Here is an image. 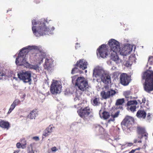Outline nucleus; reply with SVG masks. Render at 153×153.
Wrapping results in <instances>:
<instances>
[{
	"mask_svg": "<svg viewBox=\"0 0 153 153\" xmlns=\"http://www.w3.org/2000/svg\"><path fill=\"white\" fill-rule=\"evenodd\" d=\"M45 21H41L37 22L35 20H32V22L33 25L32 30L34 35L36 36H43L48 33L49 32L53 30L55 28L52 27L50 29L45 26Z\"/></svg>",
	"mask_w": 153,
	"mask_h": 153,
	"instance_id": "nucleus-1",
	"label": "nucleus"
},
{
	"mask_svg": "<svg viewBox=\"0 0 153 153\" xmlns=\"http://www.w3.org/2000/svg\"><path fill=\"white\" fill-rule=\"evenodd\" d=\"M108 44L111 49L109 53L111 59L117 63H119L120 59L117 53L121 50L119 43L116 40L111 39L109 41Z\"/></svg>",
	"mask_w": 153,
	"mask_h": 153,
	"instance_id": "nucleus-2",
	"label": "nucleus"
},
{
	"mask_svg": "<svg viewBox=\"0 0 153 153\" xmlns=\"http://www.w3.org/2000/svg\"><path fill=\"white\" fill-rule=\"evenodd\" d=\"M142 79L145 80L143 84L144 91L150 93L153 91V71L147 70L142 76Z\"/></svg>",
	"mask_w": 153,
	"mask_h": 153,
	"instance_id": "nucleus-3",
	"label": "nucleus"
},
{
	"mask_svg": "<svg viewBox=\"0 0 153 153\" xmlns=\"http://www.w3.org/2000/svg\"><path fill=\"white\" fill-rule=\"evenodd\" d=\"M37 47L35 46H30L25 47L22 49L18 54V56L16 58L15 62L19 65H23L25 62V57L30 51L37 49Z\"/></svg>",
	"mask_w": 153,
	"mask_h": 153,
	"instance_id": "nucleus-4",
	"label": "nucleus"
},
{
	"mask_svg": "<svg viewBox=\"0 0 153 153\" xmlns=\"http://www.w3.org/2000/svg\"><path fill=\"white\" fill-rule=\"evenodd\" d=\"M93 74L96 78H100L101 81L105 84L108 85L111 84V77L110 74L102 70H94Z\"/></svg>",
	"mask_w": 153,
	"mask_h": 153,
	"instance_id": "nucleus-5",
	"label": "nucleus"
},
{
	"mask_svg": "<svg viewBox=\"0 0 153 153\" xmlns=\"http://www.w3.org/2000/svg\"><path fill=\"white\" fill-rule=\"evenodd\" d=\"M92 109L89 106L86 107L84 108H82L79 109L77 112L79 115L84 120L88 121L90 119L92 113Z\"/></svg>",
	"mask_w": 153,
	"mask_h": 153,
	"instance_id": "nucleus-6",
	"label": "nucleus"
},
{
	"mask_svg": "<svg viewBox=\"0 0 153 153\" xmlns=\"http://www.w3.org/2000/svg\"><path fill=\"white\" fill-rule=\"evenodd\" d=\"M75 86L82 91H84L88 88V82L84 77H78L76 79Z\"/></svg>",
	"mask_w": 153,
	"mask_h": 153,
	"instance_id": "nucleus-7",
	"label": "nucleus"
},
{
	"mask_svg": "<svg viewBox=\"0 0 153 153\" xmlns=\"http://www.w3.org/2000/svg\"><path fill=\"white\" fill-rule=\"evenodd\" d=\"M61 85L57 80L53 81L51 86L50 92L53 94L59 93L61 91Z\"/></svg>",
	"mask_w": 153,
	"mask_h": 153,
	"instance_id": "nucleus-8",
	"label": "nucleus"
},
{
	"mask_svg": "<svg viewBox=\"0 0 153 153\" xmlns=\"http://www.w3.org/2000/svg\"><path fill=\"white\" fill-rule=\"evenodd\" d=\"M18 76L19 79L25 83L30 82L31 80V73L30 71L20 72L18 74Z\"/></svg>",
	"mask_w": 153,
	"mask_h": 153,
	"instance_id": "nucleus-9",
	"label": "nucleus"
},
{
	"mask_svg": "<svg viewBox=\"0 0 153 153\" xmlns=\"http://www.w3.org/2000/svg\"><path fill=\"white\" fill-rule=\"evenodd\" d=\"M108 48L107 46L104 44L100 46L99 48L97 49V55L98 53L101 57L105 58L108 55Z\"/></svg>",
	"mask_w": 153,
	"mask_h": 153,
	"instance_id": "nucleus-10",
	"label": "nucleus"
},
{
	"mask_svg": "<svg viewBox=\"0 0 153 153\" xmlns=\"http://www.w3.org/2000/svg\"><path fill=\"white\" fill-rule=\"evenodd\" d=\"M137 131L138 134V139H135L134 140V143H135L137 142L141 143V139L143 137V134L145 133L146 131L144 128L138 127L137 128Z\"/></svg>",
	"mask_w": 153,
	"mask_h": 153,
	"instance_id": "nucleus-11",
	"label": "nucleus"
},
{
	"mask_svg": "<svg viewBox=\"0 0 153 153\" xmlns=\"http://www.w3.org/2000/svg\"><path fill=\"white\" fill-rule=\"evenodd\" d=\"M128 101L126 106L127 107V109L128 110H130L131 112H134L136 111V105L137 104V102L136 100Z\"/></svg>",
	"mask_w": 153,
	"mask_h": 153,
	"instance_id": "nucleus-12",
	"label": "nucleus"
},
{
	"mask_svg": "<svg viewBox=\"0 0 153 153\" xmlns=\"http://www.w3.org/2000/svg\"><path fill=\"white\" fill-rule=\"evenodd\" d=\"M120 78L121 83L124 86L128 85L131 80L130 76H129L127 74L125 73H123L121 74L120 76Z\"/></svg>",
	"mask_w": 153,
	"mask_h": 153,
	"instance_id": "nucleus-13",
	"label": "nucleus"
},
{
	"mask_svg": "<svg viewBox=\"0 0 153 153\" xmlns=\"http://www.w3.org/2000/svg\"><path fill=\"white\" fill-rule=\"evenodd\" d=\"M134 119L130 116H126L121 123L122 127L127 128L130 127V125L134 122Z\"/></svg>",
	"mask_w": 153,
	"mask_h": 153,
	"instance_id": "nucleus-14",
	"label": "nucleus"
},
{
	"mask_svg": "<svg viewBox=\"0 0 153 153\" xmlns=\"http://www.w3.org/2000/svg\"><path fill=\"white\" fill-rule=\"evenodd\" d=\"M116 94V91L112 90L107 91L106 92L102 91L101 92V96L104 99H107L113 96Z\"/></svg>",
	"mask_w": 153,
	"mask_h": 153,
	"instance_id": "nucleus-15",
	"label": "nucleus"
},
{
	"mask_svg": "<svg viewBox=\"0 0 153 153\" xmlns=\"http://www.w3.org/2000/svg\"><path fill=\"white\" fill-rule=\"evenodd\" d=\"M45 55V53L40 51L34 56V60L36 62H38L39 63L41 62H42Z\"/></svg>",
	"mask_w": 153,
	"mask_h": 153,
	"instance_id": "nucleus-16",
	"label": "nucleus"
},
{
	"mask_svg": "<svg viewBox=\"0 0 153 153\" xmlns=\"http://www.w3.org/2000/svg\"><path fill=\"white\" fill-rule=\"evenodd\" d=\"M87 62L85 60L80 59L77 61L76 64V66L78 67L82 70H84L87 68Z\"/></svg>",
	"mask_w": 153,
	"mask_h": 153,
	"instance_id": "nucleus-17",
	"label": "nucleus"
},
{
	"mask_svg": "<svg viewBox=\"0 0 153 153\" xmlns=\"http://www.w3.org/2000/svg\"><path fill=\"white\" fill-rule=\"evenodd\" d=\"M54 128L55 127L53 124L50 125L43 131V136L47 137L53 131Z\"/></svg>",
	"mask_w": 153,
	"mask_h": 153,
	"instance_id": "nucleus-18",
	"label": "nucleus"
},
{
	"mask_svg": "<svg viewBox=\"0 0 153 153\" xmlns=\"http://www.w3.org/2000/svg\"><path fill=\"white\" fill-rule=\"evenodd\" d=\"M53 61L51 59L46 58L44 65L45 68L48 70H49L53 66Z\"/></svg>",
	"mask_w": 153,
	"mask_h": 153,
	"instance_id": "nucleus-19",
	"label": "nucleus"
},
{
	"mask_svg": "<svg viewBox=\"0 0 153 153\" xmlns=\"http://www.w3.org/2000/svg\"><path fill=\"white\" fill-rule=\"evenodd\" d=\"M91 102L94 106H97L101 104L100 97L97 96L93 97L91 100Z\"/></svg>",
	"mask_w": 153,
	"mask_h": 153,
	"instance_id": "nucleus-20",
	"label": "nucleus"
},
{
	"mask_svg": "<svg viewBox=\"0 0 153 153\" xmlns=\"http://www.w3.org/2000/svg\"><path fill=\"white\" fill-rule=\"evenodd\" d=\"M125 100L124 98L117 99L115 103L117 109H123V104L125 102Z\"/></svg>",
	"mask_w": 153,
	"mask_h": 153,
	"instance_id": "nucleus-21",
	"label": "nucleus"
},
{
	"mask_svg": "<svg viewBox=\"0 0 153 153\" xmlns=\"http://www.w3.org/2000/svg\"><path fill=\"white\" fill-rule=\"evenodd\" d=\"M99 114L101 118L104 120H106L109 118L110 117V113L105 110L102 111L100 110L99 111Z\"/></svg>",
	"mask_w": 153,
	"mask_h": 153,
	"instance_id": "nucleus-22",
	"label": "nucleus"
},
{
	"mask_svg": "<svg viewBox=\"0 0 153 153\" xmlns=\"http://www.w3.org/2000/svg\"><path fill=\"white\" fill-rule=\"evenodd\" d=\"M0 127L2 128L8 130L10 127V123L8 121L0 120Z\"/></svg>",
	"mask_w": 153,
	"mask_h": 153,
	"instance_id": "nucleus-23",
	"label": "nucleus"
},
{
	"mask_svg": "<svg viewBox=\"0 0 153 153\" xmlns=\"http://www.w3.org/2000/svg\"><path fill=\"white\" fill-rule=\"evenodd\" d=\"M37 111L36 109H34L32 110L28 115L27 117V118H29L31 119H35L36 116L37 115Z\"/></svg>",
	"mask_w": 153,
	"mask_h": 153,
	"instance_id": "nucleus-24",
	"label": "nucleus"
},
{
	"mask_svg": "<svg viewBox=\"0 0 153 153\" xmlns=\"http://www.w3.org/2000/svg\"><path fill=\"white\" fill-rule=\"evenodd\" d=\"M146 115V112L143 110H139L136 114L137 117L140 119H145Z\"/></svg>",
	"mask_w": 153,
	"mask_h": 153,
	"instance_id": "nucleus-25",
	"label": "nucleus"
},
{
	"mask_svg": "<svg viewBox=\"0 0 153 153\" xmlns=\"http://www.w3.org/2000/svg\"><path fill=\"white\" fill-rule=\"evenodd\" d=\"M94 130L99 133H102L104 131L103 128L99 124H95L94 126Z\"/></svg>",
	"mask_w": 153,
	"mask_h": 153,
	"instance_id": "nucleus-26",
	"label": "nucleus"
},
{
	"mask_svg": "<svg viewBox=\"0 0 153 153\" xmlns=\"http://www.w3.org/2000/svg\"><path fill=\"white\" fill-rule=\"evenodd\" d=\"M78 90H76V96L75 98L74 99V101L75 102L77 101L78 104H80V102L82 101V98H81L80 96L82 94V92H81L79 93L80 95H78V92H79Z\"/></svg>",
	"mask_w": 153,
	"mask_h": 153,
	"instance_id": "nucleus-27",
	"label": "nucleus"
},
{
	"mask_svg": "<svg viewBox=\"0 0 153 153\" xmlns=\"http://www.w3.org/2000/svg\"><path fill=\"white\" fill-rule=\"evenodd\" d=\"M131 92L130 91H126L123 93V95L127 99L129 98V97H131Z\"/></svg>",
	"mask_w": 153,
	"mask_h": 153,
	"instance_id": "nucleus-28",
	"label": "nucleus"
},
{
	"mask_svg": "<svg viewBox=\"0 0 153 153\" xmlns=\"http://www.w3.org/2000/svg\"><path fill=\"white\" fill-rule=\"evenodd\" d=\"M119 114V112H117L116 113H115V114L114 115H111V116L113 117V118L112 119H109L108 120V122H110L111 121H114V118L117 117Z\"/></svg>",
	"mask_w": 153,
	"mask_h": 153,
	"instance_id": "nucleus-29",
	"label": "nucleus"
},
{
	"mask_svg": "<svg viewBox=\"0 0 153 153\" xmlns=\"http://www.w3.org/2000/svg\"><path fill=\"white\" fill-rule=\"evenodd\" d=\"M75 67L72 69L71 71V74H72L76 73H78L79 71V69L77 68L78 67L76 66V64L75 65Z\"/></svg>",
	"mask_w": 153,
	"mask_h": 153,
	"instance_id": "nucleus-30",
	"label": "nucleus"
},
{
	"mask_svg": "<svg viewBox=\"0 0 153 153\" xmlns=\"http://www.w3.org/2000/svg\"><path fill=\"white\" fill-rule=\"evenodd\" d=\"M20 103V101L18 99H16L13 102V103L12 104H13L15 107L18 105Z\"/></svg>",
	"mask_w": 153,
	"mask_h": 153,
	"instance_id": "nucleus-31",
	"label": "nucleus"
},
{
	"mask_svg": "<svg viewBox=\"0 0 153 153\" xmlns=\"http://www.w3.org/2000/svg\"><path fill=\"white\" fill-rule=\"evenodd\" d=\"M15 107L13 105V104H12L10 106V108H9L8 111L7 112V114H10V113L14 109Z\"/></svg>",
	"mask_w": 153,
	"mask_h": 153,
	"instance_id": "nucleus-32",
	"label": "nucleus"
},
{
	"mask_svg": "<svg viewBox=\"0 0 153 153\" xmlns=\"http://www.w3.org/2000/svg\"><path fill=\"white\" fill-rule=\"evenodd\" d=\"M133 145V143H125L124 145H122V147H130L132 146Z\"/></svg>",
	"mask_w": 153,
	"mask_h": 153,
	"instance_id": "nucleus-33",
	"label": "nucleus"
},
{
	"mask_svg": "<svg viewBox=\"0 0 153 153\" xmlns=\"http://www.w3.org/2000/svg\"><path fill=\"white\" fill-rule=\"evenodd\" d=\"M22 141H23L24 143V144L21 145V148H22V149H24L26 147V141L25 140V139H23L22 140Z\"/></svg>",
	"mask_w": 153,
	"mask_h": 153,
	"instance_id": "nucleus-34",
	"label": "nucleus"
},
{
	"mask_svg": "<svg viewBox=\"0 0 153 153\" xmlns=\"http://www.w3.org/2000/svg\"><path fill=\"white\" fill-rule=\"evenodd\" d=\"M148 62L150 64H153V56H151L149 57Z\"/></svg>",
	"mask_w": 153,
	"mask_h": 153,
	"instance_id": "nucleus-35",
	"label": "nucleus"
},
{
	"mask_svg": "<svg viewBox=\"0 0 153 153\" xmlns=\"http://www.w3.org/2000/svg\"><path fill=\"white\" fill-rule=\"evenodd\" d=\"M29 146L31 147V150H30V149H29V147L28 146L27 147V148H28V149H29V150H28V153H35L34 151H33V148H32V145L30 144V145Z\"/></svg>",
	"mask_w": 153,
	"mask_h": 153,
	"instance_id": "nucleus-36",
	"label": "nucleus"
},
{
	"mask_svg": "<svg viewBox=\"0 0 153 153\" xmlns=\"http://www.w3.org/2000/svg\"><path fill=\"white\" fill-rule=\"evenodd\" d=\"M5 76V74L3 72H0V80L2 79L3 78V77Z\"/></svg>",
	"mask_w": 153,
	"mask_h": 153,
	"instance_id": "nucleus-37",
	"label": "nucleus"
},
{
	"mask_svg": "<svg viewBox=\"0 0 153 153\" xmlns=\"http://www.w3.org/2000/svg\"><path fill=\"white\" fill-rule=\"evenodd\" d=\"M51 150L52 152H56L57 150H58V149H57L56 147L54 146L52 147L51 148Z\"/></svg>",
	"mask_w": 153,
	"mask_h": 153,
	"instance_id": "nucleus-38",
	"label": "nucleus"
},
{
	"mask_svg": "<svg viewBox=\"0 0 153 153\" xmlns=\"http://www.w3.org/2000/svg\"><path fill=\"white\" fill-rule=\"evenodd\" d=\"M148 134L147 133L145 132V133L143 134V137H145L146 140H147L148 138Z\"/></svg>",
	"mask_w": 153,
	"mask_h": 153,
	"instance_id": "nucleus-39",
	"label": "nucleus"
},
{
	"mask_svg": "<svg viewBox=\"0 0 153 153\" xmlns=\"http://www.w3.org/2000/svg\"><path fill=\"white\" fill-rule=\"evenodd\" d=\"M148 134L147 133L145 132V133L143 134V137H145L146 140H147L148 138Z\"/></svg>",
	"mask_w": 153,
	"mask_h": 153,
	"instance_id": "nucleus-40",
	"label": "nucleus"
},
{
	"mask_svg": "<svg viewBox=\"0 0 153 153\" xmlns=\"http://www.w3.org/2000/svg\"><path fill=\"white\" fill-rule=\"evenodd\" d=\"M32 139L35 140V141H38L39 140V137L38 136L33 137Z\"/></svg>",
	"mask_w": 153,
	"mask_h": 153,
	"instance_id": "nucleus-41",
	"label": "nucleus"
},
{
	"mask_svg": "<svg viewBox=\"0 0 153 153\" xmlns=\"http://www.w3.org/2000/svg\"><path fill=\"white\" fill-rule=\"evenodd\" d=\"M30 68L34 69L35 70H36L37 68V67L35 65H32L30 67Z\"/></svg>",
	"mask_w": 153,
	"mask_h": 153,
	"instance_id": "nucleus-42",
	"label": "nucleus"
},
{
	"mask_svg": "<svg viewBox=\"0 0 153 153\" xmlns=\"http://www.w3.org/2000/svg\"><path fill=\"white\" fill-rule=\"evenodd\" d=\"M16 147L18 148H21V144L19 143H18L16 144Z\"/></svg>",
	"mask_w": 153,
	"mask_h": 153,
	"instance_id": "nucleus-43",
	"label": "nucleus"
},
{
	"mask_svg": "<svg viewBox=\"0 0 153 153\" xmlns=\"http://www.w3.org/2000/svg\"><path fill=\"white\" fill-rule=\"evenodd\" d=\"M151 114L150 113H149L147 114V118L148 120H149L151 119Z\"/></svg>",
	"mask_w": 153,
	"mask_h": 153,
	"instance_id": "nucleus-44",
	"label": "nucleus"
},
{
	"mask_svg": "<svg viewBox=\"0 0 153 153\" xmlns=\"http://www.w3.org/2000/svg\"><path fill=\"white\" fill-rule=\"evenodd\" d=\"M142 103H145L146 102V99L145 97H143L142 99Z\"/></svg>",
	"mask_w": 153,
	"mask_h": 153,
	"instance_id": "nucleus-45",
	"label": "nucleus"
},
{
	"mask_svg": "<svg viewBox=\"0 0 153 153\" xmlns=\"http://www.w3.org/2000/svg\"><path fill=\"white\" fill-rule=\"evenodd\" d=\"M136 151V150L132 149L128 153H134Z\"/></svg>",
	"mask_w": 153,
	"mask_h": 153,
	"instance_id": "nucleus-46",
	"label": "nucleus"
},
{
	"mask_svg": "<svg viewBox=\"0 0 153 153\" xmlns=\"http://www.w3.org/2000/svg\"><path fill=\"white\" fill-rule=\"evenodd\" d=\"M34 1L36 4H38L40 2L39 0H34Z\"/></svg>",
	"mask_w": 153,
	"mask_h": 153,
	"instance_id": "nucleus-47",
	"label": "nucleus"
},
{
	"mask_svg": "<svg viewBox=\"0 0 153 153\" xmlns=\"http://www.w3.org/2000/svg\"><path fill=\"white\" fill-rule=\"evenodd\" d=\"M127 52L126 51H125L124 52V53H123L122 54L124 56H126Z\"/></svg>",
	"mask_w": 153,
	"mask_h": 153,
	"instance_id": "nucleus-48",
	"label": "nucleus"
},
{
	"mask_svg": "<svg viewBox=\"0 0 153 153\" xmlns=\"http://www.w3.org/2000/svg\"><path fill=\"white\" fill-rule=\"evenodd\" d=\"M19 151H18V150H17V151H15L13 153H18V152H19Z\"/></svg>",
	"mask_w": 153,
	"mask_h": 153,
	"instance_id": "nucleus-49",
	"label": "nucleus"
},
{
	"mask_svg": "<svg viewBox=\"0 0 153 153\" xmlns=\"http://www.w3.org/2000/svg\"><path fill=\"white\" fill-rule=\"evenodd\" d=\"M140 148H138L136 149H134V150H136V151L137 150H140Z\"/></svg>",
	"mask_w": 153,
	"mask_h": 153,
	"instance_id": "nucleus-50",
	"label": "nucleus"
},
{
	"mask_svg": "<svg viewBox=\"0 0 153 153\" xmlns=\"http://www.w3.org/2000/svg\"><path fill=\"white\" fill-rule=\"evenodd\" d=\"M11 9H9V10H7V12H8V11H11Z\"/></svg>",
	"mask_w": 153,
	"mask_h": 153,
	"instance_id": "nucleus-51",
	"label": "nucleus"
},
{
	"mask_svg": "<svg viewBox=\"0 0 153 153\" xmlns=\"http://www.w3.org/2000/svg\"><path fill=\"white\" fill-rule=\"evenodd\" d=\"M122 53V51L120 52V53Z\"/></svg>",
	"mask_w": 153,
	"mask_h": 153,
	"instance_id": "nucleus-52",
	"label": "nucleus"
},
{
	"mask_svg": "<svg viewBox=\"0 0 153 153\" xmlns=\"http://www.w3.org/2000/svg\"><path fill=\"white\" fill-rule=\"evenodd\" d=\"M85 72H87V71H86V70H85Z\"/></svg>",
	"mask_w": 153,
	"mask_h": 153,
	"instance_id": "nucleus-53",
	"label": "nucleus"
},
{
	"mask_svg": "<svg viewBox=\"0 0 153 153\" xmlns=\"http://www.w3.org/2000/svg\"><path fill=\"white\" fill-rule=\"evenodd\" d=\"M49 153H51V152H49Z\"/></svg>",
	"mask_w": 153,
	"mask_h": 153,
	"instance_id": "nucleus-54",
	"label": "nucleus"
},
{
	"mask_svg": "<svg viewBox=\"0 0 153 153\" xmlns=\"http://www.w3.org/2000/svg\"><path fill=\"white\" fill-rule=\"evenodd\" d=\"M131 58V56H130V59Z\"/></svg>",
	"mask_w": 153,
	"mask_h": 153,
	"instance_id": "nucleus-55",
	"label": "nucleus"
},
{
	"mask_svg": "<svg viewBox=\"0 0 153 153\" xmlns=\"http://www.w3.org/2000/svg\"><path fill=\"white\" fill-rule=\"evenodd\" d=\"M152 135H153V134H152Z\"/></svg>",
	"mask_w": 153,
	"mask_h": 153,
	"instance_id": "nucleus-56",
	"label": "nucleus"
}]
</instances>
